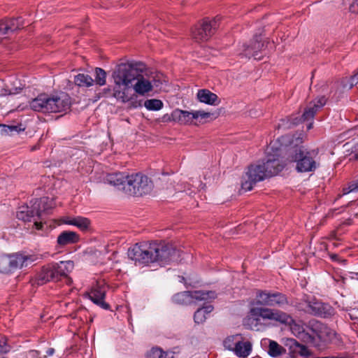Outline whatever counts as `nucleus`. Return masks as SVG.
Listing matches in <instances>:
<instances>
[{
  "instance_id": "f257e3e1",
  "label": "nucleus",
  "mask_w": 358,
  "mask_h": 358,
  "mask_svg": "<svg viewBox=\"0 0 358 358\" xmlns=\"http://www.w3.org/2000/svg\"><path fill=\"white\" fill-rule=\"evenodd\" d=\"M282 149V148L280 147L274 150L272 147L271 150H273V153L268 152L262 164L250 165L248 167V171L242 178V189L250 191L257 182L278 174L284 169L285 164L280 157Z\"/></svg>"
},
{
  "instance_id": "f03ea898",
  "label": "nucleus",
  "mask_w": 358,
  "mask_h": 358,
  "mask_svg": "<svg viewBox=\"0 0 358 358\" xmlns=\"http://www.w3.org/2000/svg\"><path fill=\"white\" fill-rule=\"evenodd\" d=\"M105 182L114 186L125 194L133 196H142L150 194L154 185L147 176L138 173L129 175L125 172L108 173Z\"/></svg>"
},
{
  "instance_id": "7ed1b4c3",
  "label": "nucleus",
  "mask_w": 358,
  "mask_h": 358,
  "mask_svg": "<svg viewBox=\"0 0 358 358\" xmlns=\"http://www.w3.org/2000/svg\"><path fill=\"white\" fill-rule=\"evenodd\" d=\"M289 144L285 148L287 161L296 163L298 173L315 172L320 165L319 148L308 149L299 138L289 141Z\"/></svg>"
},
{
  "instance_id": "20e7f679",
  "label": "nucleus",
  "mask_w": 358,
  "mask_h": 358,
  "mask_svg": "<svg viewBox=\"0 0 358 358\" xmlns=\"http://www.w3.org/2000/svg\"><path fill=\"white\" fill-rule=\"evenodd\" d=\"M30 203L31 206L26 205L19 208L17 217L24 222H31L34 218L36 229L41 230L43 226V215L50 214V210L55 207V203L52 199L44 196L32 199Z\"/></svg>"
},
{
  "instance_id": "39448f33",
  "label": "nucleus",
  "mask_w": 358,
  "mask_h": 358,
  "mask_svg": "<svg viewBox=\"0 0 358 358\" xmlns=\"http://www.w3.org/2000/svg\"><path fill=\"white\" fill-rule=\"evenodd\" d=\"M145 70V64L140 62H127L115 66L112 73V78L116 85H122L129 89L131 83L138 78L140 73Z\"/></svg>"
},
{
  "instance_id": "423d86ee",
  "label": "nucleus",
  "mask_w": 358,
  "mask_h": 358,
  "mask_svg": "<svg viewBox=\"0 0 358 358\" xmlns=\"http://www.w3.org/2000/svg\"><path fill=\"white\" fill-rule=\"evenodd\" d=\"M72 261L60 262L59 264H48L43 266L36 277L38 285H43L51 280L57 281L66 278L73 269Z\"/></svg>"
},
{
  "instance_id": "0eeeda50",
  "label": "nucleus",
  "mask_w": 358,
  "mask_h": 358,
  "mask_svg": "<svg viewBox=\"0 0 358 358\" xmlns=\"http://www.w3.org/2000/svg\"><path fill=\"white\" fill-rule=\"evenodd\" d=\"M264 29H259L256 32L248 43H243L238 49V56L242 59H249L253 57L260 60L262 57L261 53L265 50L268 43L266 39L263 38Z\"/></svg>"
},
{
  "instance_id": "6e6552de",
  "label": "nucleus",
  "mask_w": 358,
  "mask_h": 358,
  "mask_svg": "<svg viewBox=\"0 0 358 358\" xmlns=\"http://www.w3.org/2000/svg\"><path fill=\"white\" fill-rule=\"evenodd\" d=\"M279 309L269 308L267 307H254L250 308L248 315L244 319V326L251 330H259L262 324L261 318L263 320L276 322L278 318Z\"/></svg>"
},
{
  "instance_id": "1a4fd4ad",
  "label": "nucleus",
  "mask_w": 358,
  "mask_h": 358,
  "mask_svg": "<svg viewBox=\"0 0 358 358\" xmlns=\"http://www.w3.org/2000/svg\"><path fill=\"white\" fill-rule=\"evenodd\" d=\"M36 255H28L22 253H13L0 256V273H9L15 270L27 266L29 264L36 261Z\"/></svg>"
},
{
  "instance_id": "9d476101",
  "label": "nucleus",
  "mask_w": 358,
  "mask_h": 358,
  "mask_svg": "<svg viewBox=\"0 0 358 358\" xmlns=\"http://www.w3.org/2000/svg\"><path fill=\"white\" fill-rule=\"evenodd\" d=\"M171 248H149V249L143 250L142 248H129L127 255L129 259L134 261L135 263L147 264L155 261L162 260L163 257L160 254L169 253ZM173 249V248H171Z\"/></svg>"
},
{
  "instance_id": "9b49d317",
  "label": "nucleus",
  "mask_w": 358,
  "mask_h": 358,
  "mask_svg": "<svg viewBox=\"0 0 358 358\" xmlns=\"http://www.w3.org/2000/svg\"><path fill=\"white\" fill-rule=\"evenodd\" d=\"M222 17L215 16L210 20L208 17L204 18L201 22L192 29V36L196 41H206L216 31L220 26V22Z\"/></svg>"
},
{
  "instance_id": "f8f14e48",
  "label": "nucleus",
  "mask_w": 358,
  "mask_h": 358,
  "mask_svg": "<svg viewBox=\"0 0 358 358\" xmlns=\"http://www.w3.org/2000/svg\"><path fill=\"white\" fill-rule=\"evenodd\" d=\"M278 318L277 319L278 322L288 325L292 333L297 338L301 339L306 342H311L314 341L315 336L310 335L306 331L305 324L300 321H296L293 317L288 313L279 310Z\"/></svg>"
},
{
  "instance_id": "ddd939ff",
  "label": "nucleus",
  "mask_w": 358,
  "mask_h": 358,
  "mask_svg": "<svg viewBox=\"0 0 358 358\" xmlns=\"http://www.w3.org/2000/svg\"><path fill=\"white\" fill-rule=\"evenodd\" d=\"M256 303L263 306L284 307L289 305L287 296L281 292L268 290H257Z\"/></svg>"
},
{
  "instance_id": "4468645a",
  "label": "nucleus",
  "mask_w": 358,
  "mask_h": 358,
  "mask_svg": "<svg viewBox=\"0 0 358 358\" xmlns=\"http://www.w3.org/2000/svg\"><path fill=\"white\" fill-rule=\"evenodd\" d=\"M48 105L49 113L66 111L71 106V97L65 92H60L57 95H48Z\"/></svg>"
},
{
  "instance_id": "2eb2a0df",
  "label": "nucleus",
  "mask_w": 358,
  "mask_h": 358,
  "mask_svg": "<svg viewBox=\"0 0 358 358\" xmlns=\"http://www.w3.org/2000/svg\"><path fill=\"white\" fill-rule=\"evenodd\" d=\"M308 314L322 317H329L334 314V308L329 303L316 299L310 300Z\"/></svg>"
},
{
  "instance_id": "dca6fc26",
  "label": "nucleus",
  "mask_w": 358,
  "mask_h": 358,
  "mask_svg": "<svg viewBox=\"0 0 358 358\" xmlns=\"http://www.w3.org/2000/svg\"><path fill=\"white\" fill-rule=\"evenodd\" d=\"M327 99L325 96L316 98L305 108L301 117V121L312 120L316 113L321 109L327 103Z\"/></svg>"
},
{
  "instance_id": "f3484780",
  "label": "nucleus",
  "mask_w": 358,
  "mask_h": 358,
  "mask_svg": "<svg viewBox=\"0 0 358 358\" xmlns=\"http://www.w3.org/2000/svg\"><path fill=\"white\" fill-rule=\"evenodd\" d=\"M327 99L325 96L316 98L305 108L301 117V121L312 120L316 113L321 109L327 103Z\"/></svg>"
},
{
  "instance_id": "a211bd4d",
  "label": "nucleus",
  "mask_w": 358,
  "mask_h": 358,
  "mask_svg": "<svg viewBox=\"0 0 358 358\" xmlns=\"http://www.w3.org/2000/svg\"><path fill=\"white\" fill-rule=\"evenodd\" d=\"M136 83L130 85V88L132 87L136 94L140 95H145L146 93L152 91V85L151 82L142 75V73H140V76L138 78H135Z\"/></svg>"
},
{
  "instance_id": "6ab92c4d",
  "label": "nucleus",
  "mask_w": 358,
  "mask_h": 358,
  "mask_svg": "<svg viewBox=\"0 0 358 358\" xmlns=\"http://www.w3.org/2000/svg\"><path fill=\"white\" fill-rule=\"evenodd\" d=\"M196 97L200 102L210 106H217L220 103L217 95L207 89L198 90Z\"/></svg>"
},
{
  "instance_id": "aec40b11",
  "label": "nucleus",
  "mask_w": 358,
  "mask_h": 358,
  "mask_svg": "<svg viewBox=\"0 0 358 358\" xmlns=\"http://www.w3.org/2000/svg\"><path fill=\"white\" fill-rule=\"evenodd\" d=\"M48 102V94H41L29 102V106L30 108L35 111L49 113Z\"/></svg>"
},
{
  "instance_id": "412c9836",
  "label": "nucleus",
  "mask_w": 358,
  "mask_h": 358,
  "mask_svg": "<svg viewBox=\"0 0 358 358\" xmlns=\"http://www.w3.org/2000/svg\"><path fill=\"white\" fill-rule=\"evenodd\" d=\"M3 31L6 34H8L20 29L23 26V20L22 17L16 18H10L0 21Z\"/></svg>"
},
{
  "instance_id": "4be33fe9",
  "label": "nucleus",
  "mask_w": 358,
  "mask_h": 358,
  "mask_svg": "<svg viewBox=\"0 0 358 358\" xmlns=\"http://www.w3.org/2000/svg\"><path fill=\"white\" fill-rule=\"evenodd\" d=\"M106 292L101 287L93 289L89 294V297L92 301L105 310H108L110 306L104 301Z\"/></svg>"
},
{
  "instance_id": "5701e85b",
  "label": "nucleus",
  "mask_w": 358,
  "mask_h": 358,
  "mask_svg": "<svg viewBox=\"0 0 358 358\" xmlns=\"http://www.w3.org/2000/svg\"><path fill=\"white\" fill-rule=\"evenodd\" d=\"M194 111L189 112L187 110H182L180 109H175L173 110V117L176 120V122L180 124H192L194 117H193Z\"/></svg>"
},
{
  "instance_id": "b1692460",
  "label": "nucleus",
  "mask_w": 358,
  "mask_h": 358,
  "mask_svg": "<svg viewBox=\"0 0 358 358\" xmlns=\"http://www.w3.org/2000/svg\"><path fill=\"white\" fill-rule=\"evenodd\" d=\"M78 241V234L71 231H64L57 238V243L61 245L76 243Z\"/></svg>"
},
{
  "instance_id": "393cba45",
  "label": "nucleus",
  "mask_w": 358,
  "mask_h": 358,
  "mask_svg": "<svg viewBox=\"0 0 358 358\" xmlns=\"http://www.w3.org/2000/svg\"><path fill=\"white\" fill-rule=\"evenodd\" d=\"M308 328L319 338H323L324 334L325 333L327 334V331L329 330L326 325L315 320L310 321Z\"/></svg>"
},
{
  "instance_id": "a878e982",
  "label": "nucleus",
  "mask_w": 358,
  "mask_h": 358,
  "mask_svg": "<svg viewBox=\"0 0 358 358\" xmlns=\"http://www.w3.org/2000/svg\"><path fill=\"white\" fill-rule=\"evenodd\" d=\"M192 303L196 301H208L216 297V294L213 291H191Z\"/></svg>"
},
{
  "instance_id": "bb28decb",
  "label": "nucleus",
  "mask_w": 358,
  "mask_h": 358,
  "mask_svg": "<svg viewBox=\"0 0 358 358\" xmlns=\"http://www.w3.org/2000/svg\"><path fill=\"white\" fill-rule=\"evenodd\" d=\"M251 351V343L248 341L243 342L240 340L239 342L236 343L233 352L238 357H247L250 354Z\"/></svg>"
},
{
  "instance_id": "cd10ccee",
  "label": "nucleus",
  "mask_w": 358,
  "mask_h": 358,
  "mask_svg": "<svg viewBox=\"0 0 358 358\" xmlns=\"http://www.w3.org/2000/svg\"><path fill=\"white\" fill-rule=\"evenodd\" d=\"M173 301L178 305H189L192 303L191 291H185L176 294L173 298Z\"/></svg>"
},
{
  "instance_id": "c85d7f7f",
  "label": "nucleus",
  "mask_w": 358,
  "mask_h": 358,
  "mask_svg": "<svg viewBox=\"0 0 358 358\" xmlns=\"http://www.w3.org/2000/svg\"><path fill=\"white\" fill-rule=\"evenodd\" d=\"M175 352L173 351H164L160 348H152L147 353L148 358H173Z\"/></svg>"
},
{
  "instance_id": "c756f323",
  "label": "nucleus",
  "mask_w": 358,
  "mask_h": 358,
  "mask_svg": "<svg viewBox=\"0 0 358 358\" xmlns=\"http://www.w3.org/2000/svg\"><path fill=\"white\" fill-rule=\"evenodd\" d=\"M213 310V306L208 305L199 308L194 315V320L196 324H202L206 320V315L211 313Z\"/></svg>"
},
{
  "instance_id": "7c9ffc66",
  "label": "nucleus",
  "mask_w": 358,
  "mask_h": 358,
  "mask_svg": "<svg viewBox=\"0 0 358 358\" xmlns=\"http://www.w3.org/2000/svg\"><path fill=\"white\" fill-rule=\"evenodd\" d=\"M73 82L78 87H88L93 85L94 79L88 74L78 73L75 76Z\"/></svg>"
},
{
  "instance_id": "2f4dec72",
  "label": "nucleus",
  "mask_w": 358,
  "mask_h": 358,
  "mask_svg": "<svg viewBox=\"0 0 358 358\" xmlns=\"http://www.w3.org/2000/svg\"><path fill=\"white\" fill-rule=\"evenodd\" d=\"M66 224L73 225L82 231H86L90 226V220L88 218L78 216L65 222Z\"/></svg>"
},
{
  "instance_id": "473e14b6",
  "label": "nucleus",
  "mask_w": 358,
  "mask_h": 358,
  "mask_svg": "<svg viewBox=\"0 0 358 358\" xmlns=\"http://www.w3.org/2000/svg\"><path fill=\"white\" fill-rule=\"evenodd\" d=\"M0 127H1L0 132L1 136H10L15 133L18 134L20 131L25 130V127L22 124H19L17 125H7L0 124Z\"/></svg>"
},
{
  "instance_id": "72a5a7b5",
  "label": "nucleus",
  "mask_w": 358,
  "mask_h": 358,
  "mask_svg": "<svg viewBox=\"0 0 358 358\" xmlns=\"http://www.w3.org/2000/svg\"><path fill=\"white\" fill-rule=\"evenodd\" d=\"M289 342L290 343V347L293 348L294 351L298 352L300 356L306 357L311 356V352L306 345L299 343L297 341L293 338L290 339Z\"/></svg>"
},
{
  "instance_id": "f704fd0d",
  "label": "nucleus",
  "mask_w": 358,
  "mask_h": 358,
  "mask_svg": "<svg viewBox=\"0 0 358 358\" xmlns=\"http://www.w3.org/2000/svg\"><path fill=\"white\" fill-rule=\"evenodd\" d=\"M121 86L122 85H116L115 84V87L113 88L112 97L121 101L122 103L129 102L130 99H129V96L127 94V90L129 89H126L125 87H124L122 90Z\"/></svg>"
},
{
  "instance_id": "c9c22d12",
  "label": "nucleus",
  "mask_w": 358,
  "mask_h": 358,
  "mask_svg": "<svg viewBox=\"0 0 358 358\" xmlns=\"http://www.w3.org/2000/svg\"><path fill=\"white\" fill-rule=\"evenodd\" d=\"M240 340H241V337H240L239 334L227 336L223 341V345H224V349L228 350L231 352H234V348H236V343H238Z\"/></svg>"
},
{
  "instance_id": "e433bc0d",
  "label": "nucleus",
  "mask_w": 358,
  "mask_h": 358,
  "mask_svg": "<svg viewBox=\"0 0 358 358\" xmlns=\"http://www.w3.org/2000/svg\"><path fill=\"white\" fill-rule=\"evenodd\" d=\"M133 246H172V243L166 240H152L143 242H136Z\"/></svg>"
},
{
  "instance_id": "4c0bfd02",
  "label": "nucleus",
  "mask_w": 358,
  "mask_h": 358,
  "mask_svg": "<svg viewBox=\"0 0 358 358\" xmlns=\"http://www.w3.org/2000/svg\"><path fill=\"white\" fill-rule=\"evenodd\" d=\"M106 72L101 68L96 67L94 69V83L99 86H103L106 83Z\"/></svg>"
},
{
  "instance_id": "58836bf2",
  "label": "nucleus",
  "mask_w": 358,
  "mask_h": 358,
  "mask_svg": "<svg viewBox=\"0 0 358 358\" xmlns=\"http://www.w3.org/2000/svg\"><path fill=\"white\" fill-rule=\"evenodd\" d=\"M219 115V113H209L199 110L194 111L193 117H194V120L199 121V123H204V122L202 121V120L207 119L211 117L215 119L217 117H218Z\"/></svg>"
},
{
  "instance_id": "ea45409f",
  "label": "nucleus",
  "mask_w": 358,
  "mask_h": 358,
  "mask_svg": "<svg viewBox=\"0 0 358 358\" xmlns=\"http://www.w3.org/2000/svg\"><path fill=\"white\" fill-rule=\"evenodd\" d=\"M358 83V71L355 72L350 78H343L341 80V86L344 89H352Z\"/></svg>"
},
{
  "instance_id": "a19ab883",
  "label": "nucleus",
  "mask_w": 358,
  "mask_h": 358,
  "mask_svg": "<svg viewBox=\"0 0 358 358\" xmlns=\"http://www.w3.org/2000/svg\"><path fill=\"white\" fill-rule=\"evenodd\" d=\"M163 102L157 99H147L144 102V106L148 110H159L163 108Z\"/></svg>"
},
{
  "instance_id": "79ce46f5",
  "label": "nucleus",
  "mask_w": 358,
  "mask_h": 358,
  "mask_svg": "<svg viewBox=\"0 0 358 358\" xmlns=\"http://www.w3.org/2000/svg\"><path fill=\"white\" fill-rule=\"evenodd\" d=\"M283 348L277 342L271 341L268 345V354L273 357H276L280 356L282 352Z\"/></svg>"
},
{
  "instance_id": "37998d69",
  "label": "nucleus",
  "mask_w": 358,
  "mask_h": 358,
  "mask_svg": "<svg viewBox=\"0 0 358 358\" xmlns=\"http://www.w3.org/2000/svg\"><path fill=\"white\" fill-rule=\"evenodd\" d=\"M358 191V179L354 181H352L349 183L348 187H344L343 189V194H348L350 192H354Z\"/></svg>"
},
{
  "instance_id": "c03bdc74",
  "label": "nucleus",
  "mask_w": 358,
  "mask_h": 358,
  "mask_svg": "<svg viewBox=\"0 0 358 358\" xmlns=\"http://www.w3.org/2000/svg\"><path fill=\"white\" fill-rule=\"evenodd\" d=\"M129 107L132 108H137L142 107L143 106V101L142 100H138L137 96L136 94H134L131 96H129Z\"/></svg>"
},
{
  "instance_id": "a18cd8bd",
  "label": "nucleus",
  "mask_w": 358,
  "mask_h": 358,
  "mask_svg": "<svg viewBox=\"0 0 358 358\" xmlns=\"http://www.w3.org/2000/svg\"><path fill=\"white\" fill-rule=\"evenodd\" d=\"M310 300H303L296 304H295V307L300 311H303L306 313H308Z\"/></svg>"
},
{
  "instance_id": "49530a36",
  "label": "nucleus",
  "mask_w": 358,
  "mask_h": 358,
  "mask_svg": "<svg viewBox=\"0 0 358 358\" xmlns=\"http://www.w3.org/2000/svg\"><path fill=\"white\" fill-rule=\"evenodd\" d=\"M10 346L7 344V339L0 340V355L8 353L10 350Z\"/></svg>"
},
{
  "instance_id": "de8ad7c7",
  "label": "nucleus",
  "mask_w": 358,
  "mask_h": 358,
  "mask_svg": "<svg viewBox=\"0 0 358 358\" xmlns=\"http://www.w3.org/2000/svg\"><path fill=\"white\" fill-rule=\"evenodd\" d=\"M113 89L110 87L104 88L102 90L101 92L98 94V98L105 97V98H110L112 97Z\"/></svg>"
},
{
  "instance_id": "09e8293b",
  "label": "nucleus",
  "mask_w": 358,
  "mask_h": 358,
  "mask_svg": "<svg viewBox=\"0 0 358 358\" xmlns=\"http://www.w3.org/2000/svg\"><path fill=\"white\" fill-rule=\"evenodd\" d=\"M160 122H176V120L175 116L173 117V111L171 114H164L160 119Z\"/></svg>"
},
{
  "instance_id": "8fccbe9b",
  "label": "nucleus",
  "mask_w": 358,
  "mask_h": 358,
  "mask_svg": "<svg viewBox=\"0 0 358 358\" xmlns=\"http://www.w3.org/2000/svg\"><path fill=\"white\" fill-rule=\"evenodd\" d=\"M349 9L352 13H358V0H354L350 4Z\"/></svg>"
},
{
  "instance_id": "3c124183",
  "label": "nucleus",
  "mask_w": 358,
  "mask_h": 358,
  "mask_svg": "<svg viewBox=\"0 0 358 358\" xmlns=\"http://www.w3.org/2000/svg\"><path fill=\"white\" fill-rule=\"evenodd\" d=\"M150 82L152 85V90L154 87L160 88L162 85V80L159 78H153L152 80H151Z\"/></svg>"
},
{
  "instance_id": "603ef678",
  "label": "nucleus",
  "mask_w": 358,
  "mask_h": 358,
  "mask_svg": "<svg viewBox=\"0 0 358 358\" xmlns=\"http://www.w3.org/2000/svg\"><path fill=\"white\" fill-rule=\"evenodd\" d=\"M55 352V349L54 348H48L46 351V355L48 356H51L54 354Z\"/></svg>"
},
{
  "instance_id": "864d4df0",
  "label": "nucleus",
  "mask_w": 358,
  "mask_h": 358,
  "mask_svg": "<svg viewBox=\"0 0 358 358\" xmlns=\"http://www.w3.org/2000/svg\"><path fill=\"white\" fill-rule=\"evenodd\" d=\"M330 257L333 261H338L339 259L338 256L336 254L330 255Z\"/></svg>"
},
{
  "instance_id": "5fc2aeb1",
  "label": "nucleus",
  "mask_w": 358,
  "mask_h": 358,
  "mask_svg": "<svg viewBox=\"0 0 358 358\" xmlns=\"http://www.w3.org/2000/svg\"><path fill=\"white\" fill-rule=\"evenodd\" d=\"M355 151L356 152L355 157L357 159H358V143L355 145Z\"/></svg>"
},
{
  "instance_id": "6e6d98bb",
  "label": "nucleus",
  "mask_w": 358,
  "mask_h": 358,
  "mask_svg": "<svg viewBox=\"0 0 358 358\" xmlns=\"http://www.w3.org/2000/svg\"><path fill=\"white\" fill-rule=\"evenodd\" d=\"M313 122H310L308 125H307V129L308 130H310V129L313 128Z\"/></svg>"
},
{
  "instance_id": "4d7b16f0",
  "label": "nucleus",
  "mask_w": 358,
  "mask_h": 358,
  "mask_svg": "<svg viewBox=\"0 0 358 358\" xmlns=\"http://www.w3.org/2000/svg\"><path fill=\"white\" fill-rule=\"evenodd\" d=\"M98 243V241H97L96 238H94V239H91V240H90V243L92 244V243Z\"/></svg>"
},
{
  "instance_id": "13d9d810",
  "label": "nucleus",
  "mask_w": 358,
  "mask_h": 358,
  "mask_svg": "<svg viewBox=\"0 0 358 358\" xmlns=\"http://www.w3.org/2000/svg\"><path fill=\"white\" fill-rule=\"evenodd\" d=\"M179 278H180V281L181 282H184L185 281V278H184V277H182V276H180Z\"/></svg>"
},
{
  "instance_id": "bf43d9fd",
  "label": "nucleus",
  "mask_w": 358,
  "mask_h": 358,
  "mask_svg": "<svg viewBox=\"0 0 358 358\" xmlns=\"http://www.w3.org/2000/svg\"><path fill=\"white\" fill-rule=\"evenodd\" d=\"M241 229H242V226L241 225H238V230L241 231Z\"/></svg>"
},
{
  "instance_id": "052dcab7",
  "label": "nucleus",
  "mask_w": 358,
  "mask_h": 358,
  "mask_svg": "<svg viewBox=\"0 0 358 358\" xmlns=\"http://www.w3.org/2000/svg\"><path fill=\"white\" fill-rule=\"evenodd\" d=\"M333 246H334V247L338 246V243H334Z\"/></svg>"
},
{
  "instance_id": "680f3d73",
  "label": "nucleus",
  "mask_w": 358,
  "mask_h": 358,
  "mask_svg": "<svg viewBox=\"0 0 358 358\" xmlns=\"http://www.w3.org/2000/svg\"><path fill=\"white\" fill-rule=\"evenodd\" d=\"M1 358H6V357H1Z\"/></svg>"
}]
</instances>
